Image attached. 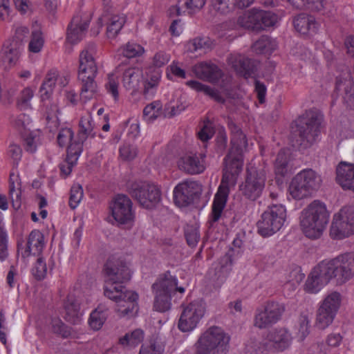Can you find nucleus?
I'll use <instances>...</instances> for the list:
<instances>
[{"label": "nucleus", "mask_w": 354, "mask_h": 354, "mask_svg": "<svg viewBox=\"0 0 354 354\" xmlns=\"http://www.w3.org/2000/svg\"><path fill=\"white\" fill-rule=\"evenodd\" d=\"M224 164L221 183L212 203L211 222H216L221 218L226 205L230 188L236 183L237 176L243 168V160L242 156H225Z\"/></svg>", "instance_id": "f257e3e1"}, {"label": "nucleus", "mask_w": 354, "mask_h": 354, "mask_svg": "<svg viewBox=\"0 0 354 354\" xmlns=\"http://www.w3.org/2000/svg\"><path fill=\"white\" fill-rule=\"evenodd\" d=\"M324 121V114L316 108L305 111L295 120V145L299 151L310 147L317 141Z\"/></svg>", "instance_id": "f03ea898"}, {"label": "nucleus", "mask_w": 354, "mask_h": 354, "mask_svg": "<svg viewBox=\"0 0 354 354\" xmlns=\"http://www.w3.org/2000/svg\"><path fill=\"white\" fill-rule=\"evenodd\" d=\"M330 212L326 204L315 200L302 209L299 216L301 229L310 239L320 238L328 223Z\"/></svg>", "instance_id": "7ed1b4c3"}, {"label": "nucleus", "mask_w": 354, "mask_h": 354, "mask_svg": "<svg viewBox=\"0 0 354 354\" xmlns=\"http://www.w3.org/2000/svg\"><path fill=\"white\" fill-rule=\"evenodd\" d=\"M95 48V44L89 43L80 55L78 79L82 84L80 97L85 102L93 98L97 92V86L94 80L97 67L93 57Z\"/></svg>", "instance_id": "20e7f679"}, {"label": "nucleus", "mask_w": 354, "mask_h": 354, "mask_svg": "<svg viewBox=\"0 0 354 354\" xmlns=\"http://www.w3.org/2000/svg\"><path fill=\"white\" fill-rule=\"evenodd\" d=\"M104 295L115 302V310L120 317L131 319L138 314L139 295L136 292L126 290L123 286H118L114 290L109 286L105 289Z\"/></svg>", "instance_id": "39448f33"}, {"label": "nucleus", "mask_w": 354, "mask_h": 354, "mask_svg": "<svg viewBox=\"0 0 354 354\" xmlns=\"http://www.w3.org/2000/svg\"><path fill=\"white\" fill-rule=\"evenodd\" d=\"M321 176L313 169H303L292 179L289 185V194L295 200L310 197L321 186Z\"/></svg>", "instance_id": "423d86ee"}, {"label": "nucleus", "mask_w": 354, "mask_h": 354, "mask_svg": "<svg viewBox=\"0 0 354 354\" xmlns=\"http://www.w3.org/2000/svg\"><path fill=\"white\" fill-rule=\"evenodd\" d=\"M287 212L282 205H272L261 215L257 222L258 233L263 237H269L279 232L284 225Z\"/></svg>", "instance_id": "0eeeda50"}, {"label": "nucleus", "mask_w": 354, "mask_h": 354, "mask_svg": "<svg viewBox=\"0 0 354 354\" xmlns=\"http://www.w3.org/2000/svg\"><path fill=\"white\" fill-rule=\"evenodd\" d=\"M177 282L176 277L167 273L153 285L155 295L153 307L156 310L165 312L169 310L171 293L176 290L180 293L185 292L184 288L177 286Z\"/></svg>", "instance_id": "6e6552de"}, {"label": "nucleus", "mask_w": 354, "mask_h": 354, "mask_svg": "<svg viewBox=\"0 0 354 354\" xmlns=\"http://www.w3.org/2000/svg\"><path fill=\"white\" fill-rule=\"evenodd\" d=\"M323 262L337 284L342 285L354 277V253L346 252Z\"/></svg>", "instance_id": "1a4fd4ad"}, {"label": "nucleus", "mask_w": 354, "mask_h": 354, "mask_svg": "<svg viewBox=\"0 0 354 354\" xmlns=\"http://www.w3.org/2000/svg\"><path fill=\"white\" fill-rule=\"evenodd\" d=\"M230 339V335L223 328L211 326L201 335L196 346L217 354H227Z\"/></svg>", "instance_id": "9d476101"}, {"label": "nucleus", "mask_w": 354, "mask_h": 354, "mask_svg": "<svg viewBox=\"0 0 354 354\" xmlns=\"http://www.w3.org/2000/svg\"><path fill=\"white\" fill-rule=\"evenodd\" d=\"M342 303V295L337 291L326 293L319 301L316 315L315 325L325 329L333 322Z\"/></svg>", "instance_id": "9b49d317"}, {"label": "nucleus", "mask_w": 354, "mask_h": 354, "mask_svg": "<svg viewBox=\"0 0 354 354\" xmlns=\"http://www.w3.org/2000/svg\"><path fill=\"white\" fill-rule=\"evenodd\" d=\"M277 19V15L270 11L253 8L239 16L237 24L245 29L259 32L274 26Z\"/></svg>", "instance_id": "f8f14e48"}, {"label": "nucleus", "mask_w": 354, "mask_h": 354, "mask_svg": "<svg viewBox=\"0 0 354 354\" xmlns=\"http://www.w3.org/2000/svg\"><path fill=\"white\" fill-rule=\"evenodd\" d=\"M333 239L342 240L354 234V209L344 207L334 214L329 231Z\"/></svg>", "instance_id": "ddd939ff"}, {"label": "nucleus", "mask_w": 354, "mask_h": 354, "mask_svg": "<svg viewBox=\"0 0 354 354\" xmlns=\"http://www.w3.org/2000/svg\"><path fill=\"white\" fill-rule=\"evenodd\" d=\"M206 313L205 304L202 301H196L185 305L178 322V328L182 332L194 330Z\"/></svg>", "instance_id": "4468645a"}, {"label": "nucleus", "mask_w": 354, "mask_h": 354, "mask_svg": "<svg viewBox=\"0 0 354 354\" xmlns=\"http://www.w3.org/2000/svg\"><path fill=\"white\" fill-rule=\"evenodd\" d=\"M266 174L254 167L248 168L245 180L240 185V192L248 199L256 200L262 194Z\"/></svg>", "instance_id": "2eb2a0df"}, {"label": "nucleus", "mask_w": 354, "mask_h": 354, "mask_svg": "<svg viewBox=\"0 0 354 354\" xmlns=\"http://www.w3.org/2000/svg\"><path fill=\"white\" fill-rule=\"evenodd\" d=\"M201 192V185L196 181L183 180L179 183L173 190L174 202L180 208L188 207L196 198L198 197Z\"/></svg>", "instance_id": "dca6fc26"}, {"label": "nucleus", "mask_w": 354, "mask_h": 354, "mask_svg": "<svg viewBox=\"0 0 354 354\" xmlns=\"http://www.w3.org/2000/svg\"><path fill=\"white\" fill-rule=\"evenodd\" d=\"M111 214L113 218L120 224L131 225L133 223L135 215L130 198L123 194L117 195L110 205Z\"/></svg>", "instance_id": "f3484780"}, {"label": "nucleus", "mask_w": 354, "mask_h": 354, "mask_svg": "<svg viewBox=\"0 0 354 354\" xmlns=\"http://www.w3.org/2000/svg\"><path fill=\"white\" fill-rule=\"evenodd\" d=\"M131 194L146 209L154 207L160 201V192L157 186L148 183L135 184Z\"/></svg>", "instance_id": "a211bd4d"}, {"label": "nucleus", "mask_w": 354, "mask_h": 354, "mask_svg": "<svg viewBox=\"0 0 354 354\" xmlns=\"http://www.w3.org/2000/svg\"><path fill=\"white\" fill-rule=\"evenodd\" d=\"M283 308L277 302H268L257 310L254 324L259 328H266L276 324L281 318Z\"/></svg>", "instance_id": "6ab92c4d"}, {"label": "nucleus", "mask_w": 354, "mask_h": 354, "mask_svg": "<svg viewBox=\"0 0 354 354\" xmlns=\"http://www.w3.org/2000/svg\"><path fill=\"white\" fill-rule=\"evenodd\" d=\"M331 279L323 261L316 266L308 275L304 286L305 292L310 294L318 293Z\"/></svg>", "instance_id": "aec40b11"}, {"label": "nucleus", "mask_w": 354, "mask_h": 354, "mask_svg": "<svg viewBox=\"0 0 354 354\" xmlns=\"http://www.w3.org/2000/svg\"><path fill=\"white\" fill-rule=\"evenodd\" d=\"M28 30L26 28H18L15 35L7 45L3 46L1 56L3 62L10 66H14L18 61L21 51L24 49V37L28 34Z\"/></svg>", "instance_id": "412c9836"}, {"label": "nucleus", "mask_w": 354, "mask_h": 354, "mask_svg": "<svg viewBox=\"0 0 354 354\" xmlns=\"http://www.w3.org/2000/svg\"><path fill=\"white\" fill-rule=\"evenodd\" d=\"M132 270L129 266L125 263L112 265L107 263L105 268L104 290L110 286V288L114 290L118 286H122V283L130 279Z\"/></svg>", "instance_id": "4be33fe9"}, {"label": "nucleus", "mask_w": 354, "mask_h": 354, "mask_svg": "<svg viewBox=\"0 0 354 354\" xmlns=\"http://www.w3.org/2000/svg\"><path fill=\"white\" fill-rule=\"evenodd\" d=\"M263 339L267 343L266 346H268L272 353H280L290 347L292 336L288 329L279 328L270 330Z\"/></svg>", "instance_id": "5701e85b"}, {"label": "nucleus", "mask_w": 354, "mask_h": 354, "mask_svg": "<svg viewBox=\"0 0 354 354\" xmlns=\"http://www.w3.org/2000/svg\"><path fill=\"white\" fill-rule=\"evenodd\" d=\"M236 253L234 249H229L218 262L214 265V268L209 272L212 280L220 283L226 279L232 270Z\"/></svg>", "instance_id": "b1692460"}, {"label": "nucleus", "mask_w": 354, "mask_h": 354, "mask_svg": "<svg viewBox=\"0 0 354 354\" xmlns=\"http://www.w3.org/2000/svg\"><path fill=\"white\" fill-rule=\"evenodd\" d=\"M89 22L88 16H74L67 28L66 40L72 44L81 41L86 35Z\"/></svg>", "instance_id": "393cba45"}, {"label": "nucleus", "mask_w": 354, "mask_h": 354, "mask_svg": "<svg viewBox=\"0 0 354 354\" xmlns=\"http://www.w3.org/2000/svg\"><path fill=\"white\" fill-rule=\"evenodd\" d=\"M228 63L239 75L245 79L251 77L257 71L255 61L241 55H231L228 57Z\"/></svg>", "instance_id": "a878e982"}, {"label": "nucleus", "mask_w": 354, "mask_h": 354, "mask_svg": "<svg viewBox=\"0 0 354 354\" xmlns=\"http://www.w3.org/2000/svg\"><path fill=\"white\" fill-rule=\"evenodd\" d=\"M336 180L344 190L354 192V163L341 162L336 169Z\"/></svg>", "instance_id": "bb28decb"}, {"label": "nucleus", "mask_w": 354, "mask_h": 354, "mask_svg": "<svg viewBox=\"0 0 354 354\" xmlns=\"http://www.w3.org/2000/svg\"><path fill=\"white\" fill-rule=\"evenodd\" d=\"M44 247V236L39 230H33L29 234L26 248L19 247L18 252L22 258L26 259L30 255L39 254Z\"/></svg>", "instance_id": "cd10ccee"}, {"label": "nucleus", "mask_w": 354, "mask_h": 354, "mask_svg": "<svg viewBox=\"0 0 354 354\" xmlns=\"http://www.w3.org/2000/svg\"><path fill=\"white\" fill-rule=\"evenodd\" d=\"M193 71L197 77L212 83L217 82L223 75L216 64L206 62L195 65Z\"/></svg>", "instance_id": "c85d7f7f"}, {"label": "nucleus", "mask_w": 354, "mask_h": 354, "mask_svg": "<svg viewBox=\"0 0 354 354\" xmlns=\"http://www.w3.org/2000/svg\"><path fill=\"white\" fill-rule=\"evenodd\" d=\"M64 317L73 324H79L82 319L80 304L73 294H68L64 301Z\"/></svg>", "instance_id": "c756f323"}, {"label": "nucleus", "mask_w": 354, "mask_h": 354, "mask_svg": "<svg viewBox=\"0 0 354 354\" xmlns=\"http://www.w3.org/2000/svg\"><path fill=\"white\" fill-rule=\"evenodd\" d=\"M178 166L190 174L202 173L206 167V162L203 156H181L178 160Z\"/></svg>", "instance_id": "7c9ffc66"}, {"label": "nucleus", "mask_w": 354, "mask_h": 354, "mask_svg": "<svg viewBox=\"0 0 354 354\" xmlns=\"http://www.w3.org/2000/svg\"><path fill=\"white\" fill-rule=\"evenodd\" d=\"M142 79V71L138 67H131L124 71L122 84L127 90L133 93L140 89Z\"/></svg>", "instance_id": "2f4dec72"}, {"label": "nucleus", "mask_w": 354, "mask_h": 354, "mask_svg": "<svg viewBox=\"0 0 354 354\" xmlns=\"http://www.w3.org/2000/svg\"><path fill=\"white\" fill-rule=\"evenodd\" d=\"M335 92L342 95L347 106L354 109V88L351 79L337 77Z\"/></svg>", "instance_id": "473e14b6"}, {"label": "nucleus", "mask_w": 354, "mask_h": 354, "mask_svg": "<svg viewBox=\"0 0 354 354\" xmlns=\"http://www.w3.org/2000/svg\"><path fill=\"white\" fill-rule=\"evenodd\" d=\"M227 127L232 134L231 144L237 151L238 155L245 151L248 141L241 127L237 125L231 118H227Z\"/></svg>", "instance_id": "72a5a7b5"}, {"label": "nucleus", "mask_w": 354, "mask_h": 354, "mask_svg": "<svg viewBox=\"0 0 354 354\" xmlns=\"http://www.w3.org/2000/svg\"><path fill=\"white\" fill-rule=\"evenodd\" d=\"M296 30L301 34H311L317 32L318 24L313 16L300 14L295 17L293 21Z\"/></svg>", "instance_id": "f704fd0d"}, {"label": "nucleus", "mask_w": 354, "mask_h": 354, "mask_svg": "<svg viewBox=\"0 0 354 354\" xmlns=\"http://www.w3.org/2000/svg\"><path fill=\"white\" fill-rule=\"evenodd\" d=\"M21 182L17 171L13 169L9 178V194L14 209H18L21 207Z\"/></svg>", "instance_id": "c9c22d12"}, {"label": "nucleus", "mask_w": 354, "mask_h": 354, "mask_svg": "<svg viewBox=\"0 0 354 354\" xmlns=\"http://www.w3.org/2000/svg\"><path fill=\"white\" fill-rule=\"evenodd\" d=\"M78 138L80 140H86L88 137L94 138L96 132L94 131V124L92 116L88 115L82 116L79 122Z\"/></svg>", "instance_id": "e433bc0d"}, {"label": "nucleus", "mask_w": 354, "mask_h": 354, "mask_svg": "<svg viewBox=\"0 0 354 354\" xmlns=\"http://www.w3.org/2000/svg\"><path fill=\"white\" fill-rule=\"evenodd\" d=\"M107 24L106 35L109 38H115L125 23L123 17L118 15H112L106 17V20H102V24Z\"/></svg>", "instance_id": "4c0bfd02"}, {"label": "nucleus", "mask_w": 354, "mask_h": 354, "mask_svg": "<svg viewBox=\"0 0 354 354\" xmlns=\"http://www.w3.org/2000/svg\"><path fill=\"white\" fill-rule=\"evenodd\" d=\"M187 84L196 91L204 93L218 103L224 104L225 102V99L220 95L217 90L212 88L207 85L196 80L188 81Z\"/></svg>", "instance_id": "58836bf2"}, {"label": "nucleus", "mask_w": 354, "mask_h": 354, "mask_svg": "<svg viewBox=\"0 0 354 354\" xmlns=\"http://www.w3.org/2000/svg\"><path fill=\"white\" fill-rule=\"evenodd\" d=\"M274 172L279 180L292 172L293 166L289 156H277L274 162Z\"/></svg>", "instance_id": "ea45409f"}, {"label": "nucleus", "mask_w": 354, "mask_h": 354, "mask_svg": "<svg viewBox=\"0 0 354 354\" xmlns=\"http://www.w3.org/2000/svg\"><path fill=\"white\" fill-rule=\"evenodd\" d=\"M277 48L274 40L268 36H261L252 46L253 50L258 54H270Z\"/></svg>", "instance_id": "a19ab883"}, {"label": "nucleus", "mask_w": 354, "mask_h": 354, "mask_svg": "<svg viewBox=\"0 0 354 354\" xmlns=\"http://www.w3.org/2000/svg\"><path fill=\"white\" fill-rule=\"evenodd\" d=\"M57 81L55 73H48L44 80L40 89V96L42 101L49 99L53 93Z\"/></svg>", "instance_id": "79ce46f5"}, {"label": "nucleus", "mask_w": 354, "mask_h": 354, "mask_svg": "<svg viewBox=\"0 0 354 354\" xmlns=\"http://www.w3.org/2000/svg\"><path fill=\"white\" fill-rule=\"evenodd\" d=\"M106 318V310L102 307H97L91 313L88 324L93 330H98L102 327Z\"/></svg>", "instance_id": "37998d69"}, {"label": "nucleus", "mask_w": 354, "mask_h": 354, "mask_svg": "<svg viewBox=\"0 0 354 354\" xmlns=\"http://www.w3.org/2000/svg\"><path fill=\"white\" fill-rule=\"evenodd\" d=\"M161 78V73L159 70L153 71L149 80L144 84L143 95L145 97L153 96Z\"/></svg>", "instance_id": "c03bdc74"}, {"label": "nucleus", "mask_w": 354, "mask_h": 354, "mask_svg": "<svg viewBox=\"0 0 354 354\" xmlns=\"http://www.w3.org/2000/svg\"><path fill=\"white\" fill-rule=\"evenodd\" d=\"M143 339V332L140 329L126 333L119 339L120 344L125 348H133L138 346Z\"/></svg>", "instance_id": "a18cd8bd"}, {"label": "nucleus", "mask_w": 354, "mask_h": 354, "mask_svg": "<svg viewBox=\"0 0 354 354\" xmlns=\"http://www.w3.org/2000/svg\"><path fill=\"white\" fill-rule=\"evenodd\" d=\"M187 105L185 102H182L180 100L174 102H170L165 105L162 112L164 118H171L176 115H179L182 111L185 110Z\"/></svg>", "instance_id": "49530a36"}, {"label": "nucleus", "mask_w": 354, "mask_h": 354, "mask_svg": "<svg viewBox=\"0 0 354 354\" xmlns=\"http://www.w3.org/2000/svg\"><path fill=\"white\" fill-rule=\"evenodd\" d=\"M310 315L307 313L301 314L298 319L297 337L299 341H303L310 332Z\"/></svg>", "instance_id": "de8ad7c7"}, {"label": "nucleus", "mask_w": 354, "mask_h": 354, "mask_svg": "<svg viewBox=\"0 0 354 354\" xmlns=\"http://www.w3.org/2000/svg\"><path fill=\"white\" fill-rule=\"evenodd\" d=\"M24 149L27 153H33L41 147V138L39 133H30L24 139Z\"/></svg>", "instance_id": "09e8293b"}, {"label": "nucleus", "mask_w": 354, "mask_h": 354, "mask_svg": "<svg viewBox=\"0 0 354 354\" xmlns=\"http://www.w3.org/2000/svg\"><path fill=\"white\" fill-rule=\"evenodd\" d=\"M163 109L160 101H154L147 105L143 110V115L149 121H153L162 115Z\"/></svg>", "instance_id": "8fccbe9b"}, {"label": "nucleus", "mask_w": 354, "mask_h": 354, "mask_svg": "<svg viewBox=\"0 0 354 354\" xmlns=\"http://www.w3.org/2000/svg\"><path fill=\"white\" fill-rule=\"evenodd\" d=\"M304 278V274L299 269L293 270L286 277L284 283V289L294 290L300 284Z\"/></svg>", "instance_id": "3c124183"}, {"label": "nucleus", "mask_w": 354, "mask_h": 354, "mask_svg": "<svg viewBox=\"0 0 354 354\" xmlns=\"http://www.w3.org/2000/svg\"><path fill=\"white\" fill-rule=\"evenodd\" d=\"M212 44L208 37H196L189 41L187 45V50L190 53L196 52L199 49L209 48Z\"/></svg>", "instance_id": "603ef678"}, {"label": "nucleus", "mask_w": 354, "mask_h": 354, "mask_svg": "<svg viewBox=\"0 0 354 354\" xmlns=\"http://www.w3.org/2000/svg\"><path fill=\"white\" fill-rule=\"evenodd\" d=\"M288 1L297 8L306 6L311 10L319 11L323 8L322 0H288Z\"/></svg>", "instance_id": "864d4df0"}, {"label": "nucleus", "mask_w": 354, "mask_h": 354, "mask_svg": "<svg viewBox=\"0 0 354 354\" xmlns=\"http://www.w3.org/2000/svg\"><path fill=\"white\" fill-rule=\"evenodd\" d=\"M78 160V156H64V158L59 163L61 175L66 178L69 176L73 168L76 165Z\"/></svg>", "instance_id": "5fc2aeb1"}, {"label": "nucleus", "mask_w": 354, "mask_h": 354, "mask_svg": "<svg viewBox=\"0 0 354 354\" xmlns=\"http://www.w3.org/2000/svg\"><path fill=\"white\" fill-rule=\"evenodd\" d=\"M215 133L214 128L208 118L203 121V125L197 133L198 138L205 142L210 140Z\"/></svg>", "instance_id": "6e6d98bb"}, {"label": "nucleus", "mask_w": 354, "mask_h": 354, "mask_svg": "<svg viewBox=\"0 0 354 354\" xmlns=\"http://www.w3.org/2000/svg\"><path fill=\"white\" fill-rule=\"evenodd\" d=\"M44 43V40L41 31L39 30L32 31L31 39L28 45L29 50L35 53H39L41 50Z\"/></svg>", "instance_id": "4d7b16f0"}, {"label": "nucleus", "mask_w": 354, "mask_h": 354, "mask_svg": "<svg viewBox=\"0 0 354 354\" xmlns=\"http://www.w3.org/2000/svg\"><path fill=\"white\" fill-rule=\"evenodd\" d=\"M267 343L263 339L257 343H251L246 346L245 354H270L272 351L266 346Z\"/></svg>", "instance_id": "13d9d810"}, {"label": "nucleus", "mask_w": 354, "mask_h": 354, "mask_svg": "<svg viewBox=\"0 0 354 354\" xmlns=\"http://www.w3.org/2000/svg\"><path fill=\"white\" fill-rule=\"evenodd\" d=\"M122 55L127 58H133L141 55L144 53V48L137 44H127L120 49Z\"/></svg>", "instance_id": "bf43d9fd"}, {"label": "nucleus", "mask_w": 354, "mask_h": 354, "mask_svg": "<svg viewBox=\"0 0 354 354\" xmlns=\"http://www.w3.org/2000/svg\"><path fill=\"white\" fill-rule=\"evenodd\" d=\"M83 189L79 184H74L71 189V195L69 199L70 207L73 209L76 208L83 198Z\"/></svg>", "instance_id": "052dcab7"}, {"label": "nucleus", "mask_w": 354, "mask_h": 354, "mask_svg": "<svg viewBox=\"0 0 354 354\" xmlns=\"http://www.w3.org/2000/svg\"><path fill=\"white\" fill-rule=\"evenodd\" d=\"M103 5V14L100 17H99L97 20L98 28L95 31L94 30H91L93 34L94 35H97L100 32V28L102 27V20H106V17L109 15H114L113 14V8L111 3V0H102Z\"/></svg>", "instance_id": "680f3d73"}, {"label": "nucleus", "mask_w": 354, "mask_h": 354, "mask_svg": "<svg viewBox=\"0 0 354 354\" xmlns=\"http://www.w3.org/2000/svg\"><path fill=\"white\" fill-rule=\"evenodd\" d=\"M162 346L160 343L151 341L142 345L139 354H161Z\"/></svg>", "instance_id": "e2e57ef3"}, {"label": "nucleus", "mask_w": 354, "mask_h": 354, "mask_svg": "<svg viewBox=\"0 0 354 354\" xmlns=\"http://www.w3.org/2000/svg\"><path fill=\"white\" fill-rule=\"evenodd\" d=\"M33 97V91L30 88H25L20 93L17 100V106L21 109H25L29 106L30 100Z\"/></svg>", "instance_id": "0e129e2a"}, {"label": "nucleus", "mask_w": 354, "mask_h": 354, "mask_svg": "<svg viewBox=\"0 0 354 354\" xmlns=\"http://www.w3.org/2000/svg\"><path fill=\"white\" fill-rule=\"evenodd\" d=\"M73 131L70 128H62L57 135V143L63 147L71 142L73 138Z\"/></svg>", "instance_id": "69168bd1"}, {"label": "nucleus", "mask_w": 354, "mask_h": 354, "mask_svg": "<svg viewBox=\"0 0 354 354\" xmlns=\"http://www.w3.org/2000/svg\"><path fill=\"white\" fill-rule=\"evenodd\" d=\"M32 274L37 279H43L47 274L46 264L42 258H39L32 270Z\"/></svg>", "instance_id": "338daca9"}, {"label": "nucleus", "mask_w": 354, "mask_h": 354, "mask_svg": "<svg viewBox=\"0 0 354 354\" xmlns=\"http://www.w3.org/2000/svg\"><path fill=\"white\" fill-rule=\"evenodd\" d=\"M52 328L55 333L61 335L64 337H68L71 335V332L68 327L65 326L61 319L57 318L52 321Z\"/></svg>", "instance_id": "774afa93"}]
</instances>
